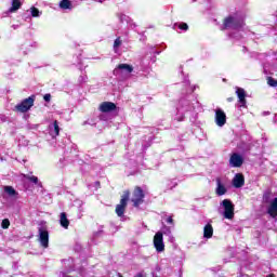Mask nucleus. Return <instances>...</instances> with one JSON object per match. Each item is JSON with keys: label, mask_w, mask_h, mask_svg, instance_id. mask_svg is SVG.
Here are the masks:
<instances>
[{"label": "nucleus", "mask_w": 277, "mask_h": 277, "mask_svg": "<svg viewBox=\"0 0 277 277\" xmlns=\"http://www.w3.org/2000/svg\"><path fill=\"white\" fill-rule=\"evenodd\" d=\"M266 277H276V275L274 273L267 275Z\"/></svg>", "instance_id": "473e14b6"}, {"label": "nucleus", "mask_w": 277, "mask_h": 277, "mask_svg": "<svg viewBox=\"0 0 277 277\" xmlns=\"http://www.w3.org/2000/svg\"><path fill=\"white\" fill-rule=\"evenodd\" d=\"M135 277H144V275H142V273H138L135 275Z\"/></svg>", "instance_id": "2f4dec72"}, {"label": "nucleus", "mask_w": 277, "mask_h": 277, "mask_svg": "<svg viewBox=\"0 0 277 277\" xmlns=\"http://www.w3.org/2000/svg\"><path fill=\"white\" fill-rule=\"evenodd\" d=\"M34 103H36V95H30L17 104L15 109L16 111H19V114H27V111L34 107Z\"/></svg>", "instance_id": "20e7f679"}, {"label": "nucleus", "mask_w": 277, "mask_h": 277, "mask_svg": "<svg viewBox=\"0 0 277 277\" xmlns=\"http://www.w3.org/2000/svg\"><path fill=\"white\" fill-rule=\"evenodd\" d=\"M130 198H131V190H129V189L123 190V194L121 195L120 202L115 208V213L118 215V217L124 216V212L127 211V207L129 205Z\"/></svg>", "instance_id": "f03ea898"}, {"label": "nucleus", "mask_w": 277, "mask_h": 277, "mask_svg": "<svg viewBox=\"0 0 277 277\" xmlns=\"http://www.w3.org/2000/svg\"><path fill=\"white\" fill-rule=\"evenodd\" d=\"M145 198H146V194L144 193V189H142V187L140 186H135L132 192V198H131L132 206L135 209H140V206L144 205Z\"/></svg>", "instance_id": "7ed1b4c3"}, {"label": "nucleus", "mask_w": 277, "mask_h": 277, "mask_svg": "<svg viewBox=\"0 0 277 277\" xmlns=\"http://www.w3.org/2000/svg\"><path fill=\"white\" fill-rule=\"evenodd\" d=\"M226 192H228V189H226V186L222 184V180L216 179V188H215L216 196H224L226 195Z\"/></svg>", "instance_id": "4468645a"}, {"label": "nucleus", "mask_w": 277, "mask_h": 277, "mask_svg": "<svg viewBox=\"0 0 277 277\" xmlns=\"http://www.w3.org/2000/svg\"><path fill=\"white\" fill-rule=\"evenodd\" d=\"M60 224L65 229H68V227L70 226V221L68 220L66 212L61 213Z\"/></svg>", "instance_id": "2eb2a0df"}, {"label": "nucleus", "mask_w": 277, "mask_h": 277, "mask_svg": "<svg viewBox=\"0 0 277 277\" xmlns=\"http://www.w3.org/2000/svg\"><path fill=\"white\" fill-rule=\"evenodd\" d=\"M117 106L114 102H103L100 104L98 110L102 111V114H109L111 111H116Z\"/></svg>", "instance_id": "1a4fd4ad"}, {"label": "nucleus", "mask_w": 277, "mask_h": 277, "mask_svg": "<svg viewBox=\"0 0 277 277\" xmlns=\"http://www.w3.org/2000/svg\"><path fill=\"white\" fill-rule=\"evenodd\" d=\"M22 6H23V2H21V0H12L9 12L11 13L18 12V10H21Z\"/></svg>", "instance_id": "dca6fc26"}, {"label": "nucleus", "mask_w": 277, "mask_h": 277, "mask_svg": "<svg viewBox=\"0 0 277 277\" xmlns=\"http://www.w3.org/2000/svg\"><path fill=\"white\" fill-rule=\"evenodd\" d=\"M235 101V97H227V103H233Z\"/></svg>", "instance_id": "c756f323"}, {"label": "nucleus", "mask_w": 277, "mask_h": 277, "mask_svg": "<svg viewBox=\"0 0 277 277\" xmlns=\"http://www.w3.org/2000/svg\"><path fill=\"white\" fill-rule=\"evenodd\" d=\"M215 123L217 127H224L226 124V113L222 108L215 110Z\"/></svg>", "instance_id": "9d476101"}, {"label": "nucleus", "mask_w": 277, "mask_h": 277, "mask_svg": "<svg viewBox=\"0 0 277 277\" xmlns=\"http://www.w3.org/2000/svg\"><path fill=\"white\" fill-rule=\"evenodd\" d=\"M242 27H246V21L242 17L237 18L233 15H228L223 19L222 31L226 29H234V30L242 29Z\"/></svg>", "instance_id": "f257e3e1"}, {"label": "nucleus", "mask_w": 277, "mask_h": 277, "mask_svg": "<svg viewBox=\"0 0 277 277\" xmlns=\"http://www.w3.org/2000/svg\"><path fill=\"white\" fill-rule=\"evenodd\" d=\"M30 12L34 18H37V16H40V11L36 6H31Z\"/></svg>", "instance_id": "b1692460"}, {"label": "nucleus", "mask_w": 277, "mask_h": 277, "mask_svg": "<svg viewBox=\"0 0 277 277\" xmlns=\"http://www.w3.org/2000/svg\"><path fill=\"white\" fill-rule=\"evenodd\" d=\"M232 184L234 187H236V189H239L246 185V177L242 175V173H237L234 176Z\"/></svg>", "instance_id": "9b49d317"}, {"label": "nucleus", "mask_w": 277, "mask_h": 277, "mask_svg": "<svg viewBox=\"0 0 277 277\" xmlns=\"http://www.w3.org/2000/svg\"><path fill=\"white\" fill-rule=\"evenodd\" d=\"M154 247L157 252H163L166 245L163 243V233L158 232L154 236Z\"/></svg>", "instance_id": "423d86ee"}, {"label": "nucleus", "mask_w": 277, "mask_h": 277, "mask_svg": "<svg viewBox=\"0 0 277 277\" xmlns=\"http://www.w3.org/2000/svg\"><path fill=\"white\" fill-rule=\"evenodd\" d=\"M179 29H181L182 31H187L189 29V25H187V23H180L177 25Z\"/></svg>", "instance_id": "393cba45"}, {"label": "nucleus", "mask_w": 277, "mask_h": 277, "mask_svg": "<svg viewBox=\"0 0 277 277\" xmlns=\"http://www.w3.org/2000/svg\"><path fill=\"white\" fill-rule=\"evenodd\" d=\"M122 45V40L120 39V37H118L115 41H114V49H118L119 47Z\"/></svg>", "instance_id": "bb28decb"}, {"label": "nucleus", "mask_w": 277, "mask_h": 277, "mask_svg": "<svg viewBox=\"0 0 277 277\" xmlns=\"http://www.w3.org/2000/svg\"><path fill=\"white\" fill-rule=\"evenodd\" d=\"M267 213L269 214L271 217H273V220H276V217H277V197L274 198V200L267 207Z\"/></svg>", "instance_id": "ddd939ff"}, {"label": "nucleus", "mask_w": 277, "mask_h": 277, "mask_svg": "<svg viewBox=\"0 0 277 277\" xmlns=\"http://www.w3.org/2000/svg\"><path fill=\"white\" fill-rule=\"evenodd\" d=\"M118 277H122V274H120V273H118V275H117Z\"/></svg>", "instance_id": "f704fd0d"}, {"label": "nucleus", "mask_w": 277, "mask_h": 277, "mask_svg": "<svg viewBox=\"0 0 277 277\" xmlns=\"http://www.w3.org/2000/svg\"><path fill=\"white\" fill-rule=\"evenodd\" d=\"M96 187H101V183L97 181L95 182Z\"/></svg>", "instance_id": "72a5a7b5"}, {"label": "nucleus", "mask_w": 277, "mask_h": 277, "mask_svg": "<svg viewBox=\"0 0 277 277\" xmlns=\"http://www.w3.org/2000/svg\"><path fill=\"white\" fill-rule=\"evenodd\" d=\"M53 127H54V133H55V135H56V136L60 135V123L57 122V120H55V121L53 122Z\"/></svg>", "instance_id": "a878e982"}, {"label": "nucleus", "mask_w": 277, "mask_h": 277, "mask_svg": "<svg viewBox=\"0 0 277 277\" xmlns=\"http://www.w3.org/2000/svg\"><path fill=\"white\" fill-rule=\"evenodd\" d=\"M72 3L70 2V0H62L60 2V8H62V10H70Z\"/></svg>", "instance_id": "aec40b11"}, {"label": "nucleus", "mask_w": 277, "mask_h": 277, "mask_svg": "<svg viewBox=\"0 0 277 277\" xmlns=\"http://www.w3.org/2000/svg\"><path fill=\"white\" fill-rule=\"evenodd\" d=\"M221 205L224 209L223 217L225 220H233L235 217V205L233 201L230 199H224Z\"/></svg>", "instance_id": "39448f33"}, {"label": "nucleus", "mask_w": 277, "mask_h": 277, "mask_svg": "<svg viewBox=\"0 0 277 277\" xmlns=\"http://www.w3.org/2000/svg\"><path fill=\"white\" fill-rule=\"evenodd\" d=\"M236 95L238 96V103H240L241 107H246L248 101H246V90L240 87H236Z\"/></svg>", "instance_id": "f8f14e48"}, {"label": "nucleus", "mask_w": 277, "mask_h": 277, "mask_svg": "<svg viewBox=\"0 0 277 277\" xmlns=\"http://www.w3.org/2000/svg\"><path fill=\"white\" fill-rule=\"evenodd\" d=\"M203 237L206 239H211L213 237V226L211 224H207L203 228Z\"/></svg>", "instance_id": "f3484780"}, {"label": "nucleus", "mask_w": 277, "mask_h": 277, "mask_svg": "<svg viewBox=\"0 0 277 277\" xmlns=\"http://www.w3.org/2000/svg\"><path fill=\"white\" fill-rule=\"evenodd\" d=\"M43 101H45V103H51V93H47V94L43 96Z\"/></svg>", "instance_id": "cd10ccee"}, {"label": "nucleus", "mask_w": 277, "mask_h": 277, "mask_svg": "<svg viewBox=\"0 0 277 277\" xmlns=\"http://www.w3.org/2000/svg\"><path fill=\"white\" fill-rule=\"evenodd\" d=\"M4 193L8 194L10 198H16V196H18V192L12 186H4Z\"/></svg>", "instance_id": "a211bd4d"}, {"label": "nucleus", "mask_w": 277, "mask_h": 277, "mask_svg": "<svg viewBox=\"0 0 277 277\" xmlns=\"http://www.w3.org/2000/svg\"><path fill=\"white\" fill-rule=\"evenodd\" d=\"M39 242L41 243L42 248H49V230L47 227H39Z\"/></svg>", "instance_id": "0eeeda50"}, {"label": "nucleus", "mask_w": 277, "mask_h": 277, "mask_svg": "<svg viewBox=\"0 0 277 277\" xmlns=\"http://www.w3.org/2000/svg\"><path fill=\"white\" fill-rule=\"evenodd\" d=\"M167 224H174V219L172 216L167 217Z\"/></svg>", "instance_id": "c85d7f7f"}, {"label": "nucleus", "mask_w": 277, "mask_h": 277, "mask_svg": "<svg viewBox=\"0 0 277 277\" xmlns=\"http://www.w3.org/2000/svg\"><path fill=\"white\" fill-rule=\"evenodd\" d=\"M229 166L232 168H241L243 166V156L238 153H234L229 157Z\"/></svg>", "instance_id": "6e6552de"}, {"label": "nucleus", "mask_w": 277, "mask_h": 277, "mask_svg": "<svg viewBox=\"0 0 277 277\" xmlns=\"http://www.w3.org/2000/svg\"><path fill=\"white\" fill-rule=\"evenodd\" d=\"M1 228H3V230H8V228H10V219L2 220Z\"/></svg>", "instance_id": "5701e85b"}, {"label": "nucleus", "mask_w": 277, "mask_h": 277, "mask_svg": "<svg viewBox=\"0 0 277 277\" xmlns=\"http://www.w3.org/2000/svg\"><path fill=\"white\" fill-rule=\"evenodd\" d=\"M266 81L271 88H277V80L274 77H267Z\"/></svg>", "instance_id": "412c9836"}, {"label": "nucleus", "mask_w": 277, "mask_h": 277, "mask_svg": "<svg viewBox=\"0 0 277 277\" xmlns=\"http://www.w3.org/2000/svg\"><path fill=\"white\" fill-rule=\"evenodd\" d=\"M27 181H30V183H34L35 185H38V176L36 175H24Z\"/></svg>", "instance_id": "4be33fe9"}, {"label": "nucleus", "mask_w": 277, "mask_h": 277, "mask_svg": "<svg viewBox=\"0 0 277 277\" xmlns=\"http://www.w3.org/2000/svg\"><path fill=\"white\" fill-rule=\"evenodd\" d=\"M269 193L264 194V200H267V198H269Z\"/></svg>", "instance_id": "7c9ffc66"}, {"label": "nucleus", "mask_w": 277, "mask_h": 277, "mask_svg": "<svg viewBox=\"0 0 277 277\" xmlns=\"http://www.w3.org/2000/svg\"><path fill=\"white\" fill-rule=\"evenodd\" d=\"M117 68H118L119 70H126V72H129V74L133 72V65H129V64H119V65L117 66Z\"/></svg>", "instance_id": "6ab92c4d"}]
</instances>
